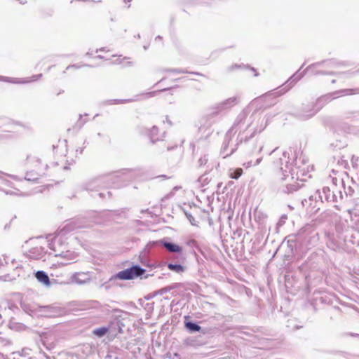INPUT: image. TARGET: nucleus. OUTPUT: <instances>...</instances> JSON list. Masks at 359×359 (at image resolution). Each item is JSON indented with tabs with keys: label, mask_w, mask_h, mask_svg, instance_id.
<instances>
[{
	"label": "nucleus",
	"mask_w": 359,
	"mask_h": 359,
	"mask_svg": "<svg viewBox=\"0 0 359 359\" xmlns=\"http://www.w3.org/2000/svg\"><path fill=\"white\" fill-rule=\"evenodd\" d=\"M25 165L27 170L26 176L29 180H35L42 176L47 168L37 156L32 155L26 158Z\"/></svg>",
	"instance_id": "f257e3e1"
},
{
	"label": "nucleus",
	"mask_w": 359,
	"mask_h": 359,
	"mask_svg": "<svg viewBox=\"0 0 359 359\" xmlns=\"http://www.w3.org/2000/svg\"><path fill=\"white\" fill-rule=\"evenodd\" d=\"M330 177L332 178V189L334 195L335 193L339 194L340 197H342V194L344 193L346 195H351L352 189L350 187H346V182L349 181V177L346 172H339L332 170V175Z\"/></svg>",
	"instance_id": "f03ea898"
},
{
	"label": "nucleus",
	"mask_w": 359,
	"mask_h": 359,
	"mask_svg": "<svg viewBox=\"0 0 359 359\" xmlns=\"http://www.w3.org/2000/svg\"><path fill=\"white\" fill-rule=\"evenodd\" d=\"M145 270L138 266H133L129 269L121 271L116 274V278L120 280H131L135 277L143 275Z\"/></svg>",
	"instance_id": "7ed1b4c3"
},
{
	"label": "nucleus",
	"mask_w": 359,
	"mask_h": 359,
	"mask_svg": "<svg viewBox=\"0 0 359 359\" xmlns=\"http://www.w3.org/2000/svg\"><path fill=\"white\" fill-rule=\"evenodd\" d=\"M111 64L118 65L121 69H128L134 66V61L130 57L115 55L111 59Z\"/></svg>",
	"instance_id": "20e7f679"
},
{
	"label": "nucleus",
	"mask_w": 359,
	"mask_h": 359,
	"mask_svg": "<svg viewBox=\"0 0 359 359\" xmlns=\"http://www.w3.org/2000/svg\"><path fill=\"white\" fill-rule=\"evenodd\" d=\"M319 198L323 201V200L329 201H334V198H337V194L334 195L332 190H330V188L328 187H325L322 189V192L318 191Z\"/></svg>",
	"instance_id": "39448f33"
},
{
	"label": "nucleus",
	"mask_w": 359,
	"mask_h": 359,
	"mask_svg": "<svg viewBox=\"0 0 359 359\" xmlns=\"http://www.w3.org/2000/svg\"><path fill=\"white\" fill-rule=\"evenodd\" d=\"M96 54V57L106 60H111L112 57H115V54L112 53V50L107 47L97 49Z\"/></svg>",
	"instance_id": "423d86ee"
},
{
	"label": "nucleus",
	"mask_w": 359,
	"mask_h": 359,
	"mask_svg": "<svg viewBox=\"0 0 359 359\" xmlns=\"http://www.w3.org/2000/svg\"><path fill=\"white\" fill-rule=\"evenodd\" d=\"M165 132L160 130L157 126H154L149 131V137L153 142L163 140Z\"/></svg>",
	"instance_id": "0eeeda50"
},
{
	"label": "nucleus",
	"mask_w": 359,
	"mask_h": 359,
	"mask_svg": "<svg viewBox=\"0 0 359 359\" xmlns=\"http://www.w3.org/2000/svg\"><path fill=\"white\" fill-rule=\"evenodd\" d=\"M41 76H42L41 74L34 75V76H32L30 78V79L29 81H18L17 79H11V78H5V77L0 76V80L3 81L9 82V83H27V82L37 81Z\"/></svg>",
	"instance_id": "6e6552de"
},
{
	"label": "nucleus",
	"mask_w": 359,
	"mask_h": 359,
	"mask_svg": "<svg viewBox=\"0 0 359 359\" xmlns=\"http://www.w3.org/2000/svg\"><path fill=\"white\" fill-rule=\"evenodd\" d=\"M99 1L100 0H71L70 8L72 10H77L81 8V6L84 3L95 2Z\"/></svg>",
	"instance_id": "1a4fd4ad"
},
{
	"label": "nucleus",
	"mask_w": 359,
	"mask_h": 359,
	"mask_svg": "<svg viewBox=\"0 0 359 359\" xmlns=\"http://www.w3.org/2000/svg\"><path fill=\"white\" fill-rule=\"evenodd\" d=\"M163 245L169 252H171L180 253L182 251V247L179 246L176 244H173L171 243H165L163 244Z\"/></svg>",
	"instance_id": "9d476101"
},
{
	"label": "nucleus",
	"mask_w": 359,
	"mask_h": 359,
	"mask_svg": "<svg viewBox=\"0 0 359 359\" xmlns=\"http://www.w3.org/2000/svg\"><path fill=\"white\" fill-rule=\"evenodd\" d=\"M359 93V88L358 89H344L337 92L334 93V95H337L336 97H340V96H345L348 95H353Z\"/></svg>",
	"instance_id": "9b49d317"
},
{
	"label": "nucleus",
	"mask_w": 359,
	"mask_h": 359,
	"mask_svg": "<svg viewBox=\"0 0 359 359\" xmlns=\"http://www.w3.org/2000/svg\"><path fill=\"white\" fill-rule=\"evenodd\" d=\"M35 276L40 282L46 285L50 284L49 278L43 271H37L35 274Z\"/></svg>",
	"instance_id": "f8f14e48"
},
{
	"label": "nucleus",
	"mask_w": 359,
	"mask_h": 359,
	"mask_svg": "<svg viewBox=\"0 0 359 359\" xmlns=\"http://www.w3.org/2000/svg\"><path fill=\"white\" fill-rule=\"evenodd\" d=\"M168 268L171 270L174 271L177 273H182L184 271V268L183 266L180 264H168Z\"/></svg>",
	"instance_id": "ddd939ff"
},
{
	"label": "nucleus",
	"mask_w": 359,
	"mask_h": 359,
	"mask_svg": "<svg viewBox=\"0 0 359 359\" xmlns=\"http://www.w3.org/2000/svg\"><path fill=\"white\" fill-rule=\"evenodd\" d=\"M109 332V329L107 327H100V328H97V329H95L93 331V333L97 336V337H102L104 336L105 334H107V332Z\"/></svg>",
	"instance_id": "4468645a"
},
{
	"label": "nucleus",
	"mask_w": 359,
	"mask_h": 359,
	"mask_svg": "<svg viewBox=\"0 0 359 359\" xmlns=\"http://www.w3.org/2000/svg\"><path fill=\"white\" fill-rule=\"evenodd\" d=\"M243 169L238 168L233 172L229 174V177L231 179L238 180L243 175Z\"/></svg>",
	"instance_id": "2eb2a0df"
},
{
	"label": "nucleus",
	"mask_w": 359,
	"mask_h": 359,
	"mask_svg": "<svg viewBox=\"0 0 359 359\" xmlns=\"http://www.w3.org/2000/svg\"><path fill=\"white\" fill-rule=\"evenodd\" d=\"M187 327L194 331H199L201 330V327L199 325L192 323H187Z\"/></svg>",
	"instance_id": "dca6fc26"
},
{
	"label": "nucleus",
	"mask_w": 359,
	"mask_h": 359,
	"mask_svg": "<svg viewBox=\"0 0 359 359\" xmlns=\"http://www.w3.org/2000/svg\"><path fill=\"white\" fill-rule=\"evenodd\" d=\"M80 67H81V66H77V65H69V66H68V67H67V69H66V72H73L74 70L77 69H79V68H80Z\"/></svg>",
	"instance_id": "f3484780"
},
{
	"label": "nucleus",
	"mask_w": 359,
	"mask_h": 359,
	"mask_svg": "<svg viewBox=\"0 0 359 359\" xmlns=\"http://www.w3.org/2000/svg\"><path fill=\"white\" fill-rule=\"evenodd\" d=\"M281 170H283L286 173H290L292 171V168L290 167V165H287V163L285 165V169L281 167Z\"/></svg>",
	"instance_id": "a211bd4d"
},
{
	"label": "nucleus",
	"mask_w": 359,
	"mask_h": 359,
	"mask_svg": "<svg viewBox=\"0 0 359 359\" xmlns=\"http://www.w3.org/2000/svg\"><path fill=\"white\" fill-rule=\"evenodd\" d=\"M168 89H170V88H164L163 90H158V92H161V91H163V90H168ZM157 91H152V92H149L147 93V95L150 97L151 96H154L156 94Z\"/></svg>",
	"instance_id": "6ab92c4d"
},
{
	"label": "nucleus",
	"mask_w": 359,
	"mask_h": 359,
	"mask_svg": "<svg viewBox=\"0 0 359 359\" xmlns=\"http://www.w3.org/2000/svg\"><path fill=\"white\" fill-rule=\"evenodd\" d=\"M243 166L245 167L246 168H249L252 166V162L249 161V162L245 163H243Z\"/></svg>",
	"instance_id": "aec40b11"
},
{
	"label": "nucleus",
	"mask_w": 359,
	"mask_h": 359,
	"mask_svg": "<svg viewBox=\"0 0 359 359\" xmlns=\"http://www.w3.org/2000/svg\"><path fill=\"white\" fill-rule=\"evenodd\" d=\"M262 161V158H258L256 162V165H258Z\"/></svg>",
	"instance_id": "412c9836"
},
{
	"label": "nucleus",
	"mask_w": 359,
	"mask_h": 359,
	"mask_svg": "<svg viewBox=\"0 0 359 359\" xmlns=\"http://www.w3.org/2000/svg\"><path fill=\"white\" fill-rule=\"evenodd\" d=\"M175 71H172V72H170L169 73L168 76H170L172 73H175ZM168 77H169V76H168V77H165L163 79H168Z\"/></svg>",
	"instance_id": "4be33fe9"
},
{
	"label": "nucleus",
	"mask_w": 359,
	"mask_h": 359,
	"mask_svg": "<svg viewBox=\"0 0 359 359\" xmlns=\"http://www.w3.org/2000/svg\"><path fill=\"white\" fill-rule=\"evenodd\" d=\"M304 201L306 202V200L302 201V203L303 205H304Z\"/></svg>",
	"instance_id": "5701e85b"
},
{
	"label": "nucleus",
	"mask_w": 359,
	"mask_h": 359,
	"mask_svg": "<svg viewBox=\"0 0 359 359\" xmlns=\"http://www.w3.org/2000/svg\"><path fill=\"white\" fill-rule=\"evenodd\" d=\"M292 187H293V190H294V189H297V188L295 187V185H294V184H293V185H292Z\"/></svg>",
	"instance_id": "b1692460"
},
{
	"label": "nucleus",
	"mask_w": 359,
	"mask_h": 359,
	"mask_svg": "<svg viewBox=\"0 0 359 359\" xmlns=\"http://www.w3.org/2000/svg\"><path fill=\"white\" fill-rule=\"evenodd\" d=\"M314 114H315V112H313V113H312V114H309V115H308V116H312V115H314Z\"/></svg>",
	"instance_id": "393cba45"
},
{
	"label": "nucleus",
	"mask_w": 359,
	"mask_h": 359,
	"mask_svg": "<svg viewBox=\"0 0 359 359\" xmlns=\"http://www.w3.org/2000/svg\"><path fill=\"white\" fill-rule=\"evenodd\" d=\"M305 180H306L305 179L300 180L301 182H304Z\"/></svg>",
	"instance_id": "a878e982"
}]
</instances>
